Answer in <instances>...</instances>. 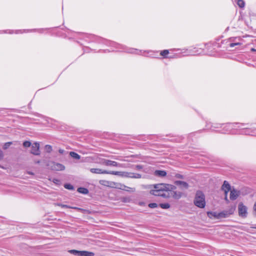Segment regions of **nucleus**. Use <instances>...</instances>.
<instances>
[{
	"label": "nucleus",
	"instance_id": "obj_1",
	"mask_svg": "<svg viewBox=\"0 0 256 256\" xmlns=\"http://www.w3.org/2000/svg\"><path fill=\"white\" fill-rule=\"evenodd\" d=\"M176 188V187L173 185L165 184L160 183L153 184L151 186L150 194L155 196H161L164 198L170 197L168 192L172 191Z\"/></svg>",
	"mask_w": 256,
	"mask_h": 256
},
{
	"label": "nucleus",
	"instance_id": "obj_2",
	"mask_svg": "<svg viewBox=\"0 0 256 256\" xmlns=\"http://www.w3.org/2000/svg\"><path fill=\"white\" fill-rule=\"evenodd\" d=\"M194 204L200 208H204L206 206L205 196L201 191H198L196 192L194 200Z\"/></svg>",
	"mask_w": 256,
	"mask_h": 256
},
{
	"label": "nucleus",
	"instance_id": "obj_3",
	"mask_svg": "<svg viewBox=\"0 0 256 256\" xmlns=\"http://www.w3.org/2000/svg\"><path fill=\"white\" fill-rule=\"evenodd\" d=\"M46 165L52 170H64L65 169V166L63 164L54 162H49Z\"/></svg>",
	"mask_w": 256,
	"mask_h": 256
},
{
	"label": "nucleus",
	"instance_id": "obj_4",
	"mask_svg": "<svg viewBox=\"0 0 256 256\" xmlns=\"http://www.w3.org/2000/svg\"><path fill=\"white\" fill-rule=\"evenodd\" d=\"M102 184H103L106 186H109L110 188H120V189H124L123 188H126L125 186L122 185L120 184L116 183L115 182H110L104 180L102 182H100Z\"/></svg>",
	"mask_w": 256,
	"mask_h": 256
},
{
	"label": "nucleus",
	"instance_id": "obj_5",
	"mask_svg": "<svg viewBox=\"0 0 256 256\" xmlns=\"http://www.w3.org/2000/svg\"><path fill=\"white\" fill-rule=\"evenodd\" d=\"M238 212L240 216L245 218L248 214V208L242 202H240L238 205Z\"/></svg>",
	"mask_w": 256,
	"mask_h": 256
},
{
	"label": "nucleus",
	"instance_id": "obj_6",
	"mask_svg": "<svg viewBox=\"0 0 256 256\" xmlns=\"http://www.w3.org/2000/svg\"><path fill=\"white\" fill-rule=\"evenodd\" d=\"M68 252L74 255H78L80 256H94V254L92 252H90L86 250L80 251L75 250H68Z\"/></svg>",
	"mask_w": 256,
	"mask_h": 256
},
{
	"label": "nucleus",
	"instance_id": "obj_7",
	"mask_svg": "<svg viewBox=\"0 0 256 256\" xmlns=\"http://www.w3.org/2000/svg\"><path fill=\"white\" fill-rule=\"evenodd\" d=\"M236 210L235 206H232L228 210L219 212L220 218H225L229 216L234 213Z\"/></svg>",
	"mask_w": 256,
	"mask_h": 256
},
{
	"label": "nucleus",
	"instance_id": "obj_8",
	"mask_svg": "<svg viewBox=\"0 0 256 256\" xmlns=\"http://www.w3.org/2000/svg\"><path fill=\"white\" fill-rule=\"evenodd\" d=\"M122 177L132 178H142V175L139 174L132 172H122Z\"/></svg>",
	"mask_w": 256,
	"mask_h": 256
},
{
	"label": "nucleus",
	"instance_id": "obj_9",
	"mask_svg": "<svg viewBox=\"0 0 256 256\" xmlns=\"http://www.w3.org/2000/svg\"><path fill=\"white\" fill-rule=\"evenodd\" d=\"M31 153L36 156L40 154V144L38 143L34 142L32 144L31 149Z\"/></svg>",
	"mask_w": 256,
	"mask_h": 256
},
{
	"label": "nucleus",
	"instance_id": "obj_10",
	"mask_svg": "<svg viewBox=\"0 0 256 256\" xmlns=\"http://www.w3.org/2000/svg\"><path fill=\"white\" fill-rule=\"evenodd\" d=\"M174 184L178 186L182 190H186L188 188V184L187 182L180 180H176Z\"/></svg>",
	"mask_w": 256,
	"mask_h": 256
},
{
	"label": "nucleus",
	"instance_id": "obj_11",
	"mask_svg": "<svg viewBox=\"0 0 256 256\" xmlns=\"http://www.w3.org/2000/svg\"><path fill=\"white\" fill-rule=\"evenodd\" d=\"M104 164L106 166H121V167L124 166V164H120L116 162L112 161V160H104Z\"/></svg>",
	"mask_w": 256,
	"mask_h": 256
},
{
	"label": "nucleus",
	"instance_id": "obj_12",
	"mask_svg": "<svg viewBox=\"0 0 256 256\" xmlns=\"http://www.w3.org/2000/svg\"><path fill=\"white\" fill-rule=\"evenodd\" d=\"M240 194V192L234 188L230 190V199L231 200H235Z\"/></svg>",
	"mask_w": 256,
	"mask_h": 256
},
{
	"label": "nucleus",
	"instance_id": "obj_13",
	"mask_svg": "<svg viewBox=\"0 0 256 256\" xmlns=\"http://www.w3.org/2000/svg\"><path fill=\"white\" fill-rule=\"evenodd\" d=\"M231 186L228 182L226 181H224L223 184L222 186V190L224 192V194H228V192L230 190Z\"/></svg>",
	"mask_w": 256,
	"mask_h": 256
},
{
	"label": "nucleus",
	"instance_id": "obj_14",
	"mask_svg": "<svg viewBox=\"0 0 256 256\" xmlns=\"http://www.w3.org/2000/svg\"><path fill=\"white\" fill-rule=\"evenodd\" d=\"M90 172L93 174H108V171L103 170L100 168H90Z\"/></svg>",
	"mask_w": 256,
	"mask_h": 256
},
{
	"label": "nucleus",
	"instance_id": "obj_15",
	"mask_svg": "<svg viewBox=\"0 0 256 256\" xmlns=\"http://www.w3.org/2000/svg\"><path fill=\"white\" fill-rule=\"evenodd\" d=\"M166 172L165 170H156L154 172V175L158 177H164L166 176Z\"/></svg>",
	"mask_w": 256,
	"mask_h": 256
},
{
	"label": "nucleus",
	"instance_id": "obj_16",
	"mask_svg": "<svg viewBox=\"0 0 256 256\" xmlns=\"http://www.w3.org/2000/svg\"><path fill=\"white\" fill-rule=\"evenodd\" d=\"M208 216L212 218H220V216H219V212H208L207 213Z\"/></svg>",
	"mask_w": 256,
	"mask_h": 256
},
{
	"label": "nucleus",
	"instance_id": "obj_17",
	"mask_svg": "<svg viewBox=\"0 0 256 256\" xmlns=\"http://www.w3.org/2000/svg\"><path fill=\"white\" fill-rule=\"evenodd\" d=\"M172 196L175 199H179L182 196V193L180 192L174 191L172 192Z\"/></svg>",
	"mask_w": 256,
	"mask_h": 256
},
{
	"label": "nucleus",
	"instance_id": "obj_18",
	"mask_svg": "<svg viewBox=\"0 0 256 256\" xmlns=\"http://www.w3.org/2000/svg\"><path fill=\"white\" fill-rule=\"evenodd\" d=\"M54 204L56 205V206H61L62 208H74V209H76V210H81L80 208H77V207H72V206H69L68 205L62 204Z\"/></svg>",
	"mask_w": 256,
	"mask_h": 256
},
{
	"label": "nucleus",
	"instance_id": "obj_19",
	"mask_svg": "<svg viewBox=\"0 0 256 256\" xmlns=\"http://www.w3.org/2000/svg\"><path fill=\"white\" fill-rule=\"evenodd\" d=\"M70 155L74 158L76 160H79L80 158V156L79 154L74 152H70Z\"/></svg>",
	"mask_w": 256,
	"mask_h": 256
},
{
	"label": "nucleus",
	"instance_id": "obj_20",
	"mask_svg": "<svg viewBox=\"0 0 256 256\" xmlns=\"http://www.w3.org/2000/svg\"><path fill=\"white\" fill-rule=\"evenodd\" d=\"M78 191L81 194H87L88 192V189L84 188H79Z\"/></svg>",
	"mask_w": 256,
	"mask_h": 256
},
{
	"label": "nucleus",
	"instance_id": "obj_21",
	"mask_svg": "<svg viewBox=\"0 0 256 256\" xmlns=\"http://www.w3.org/2000/svg\"><path fill=\"white\" fill-rule=\"evenodd\" d=\"M108 174H111L119 176L122 177V172H116V171L108 172Z\"/></svg>",
	"mask_w": 256,
	"mask_h": 256
},
{
	"label": "nucleus",
	"instance_id": "obj_22",
	"mask_svg": "<svg viewBox=\"0 0 256 256\" xmlns=\"http://www.w3.org/2000/svg\"><path fill=\"white\" fill-rule=\"evenodd\" d=\"M237 4L239 7L242 8L244 6L245 4L243 0H238Z\"/></svg>",
	"mask_w": 256,
	"mask_h": 256
},
{
	"label": "nucleus",
	"instance_id": "obj_23",
	"mask_svg": "<svg viewBox=\"0 0 256 256\" xmlns=\"http://www.w3.org/2000/svg\"><path fill=\"white\" fill-rule=\"evenodd\" d=\"M160 206L163 209H168L170 208V204L168 203L160 204Z\"/></svg>",
	"mask_w": 256,
	"mask_h": 256
},
{
	"label": "nucleus",
	"instance_id": "obj_24",
	"mask_svg": "<svg viewBox=\"0 0 256 256\" xmlns=\"http://www.w3.org/2000/svg\"><path fill=\"white\" fill-rule=\"evenodd\" d=\"M64 187L66 189L70 190H73L74 189V186L72 184H65L64 185Z\"/></svg>",
	"mask_w": 256,
	"mask_h": 256
},
{
	"label": "nucleus",
	"instance_id": "obj_25",
	"mask_svg": "<svg viewBox=\"0 0 256 256\" xmlns=\"http://www.w3.org/2000/svg\"><path fill=\"white\" fill-rule=\"evenodd\" d=\"M31 145V143L29 141H25L23 143V146H24L25 148H28V147H30Z\"/></svg>",
	"mask_w": 256,
	"mask_h": 256
},
{
	"label": "nucleus",
	"instance_id": "obj_26",
	"mask_svg": "<svg viewBox=\"0 0 256 256\" xmlns=\"http://www.w3.org/2000/svg\"><path fill=\"white\" fill-rule=\"evenodd\" d=\"M12 144V142H8L5 143L3 146V148L4 150L7 149Z\"/></svg>",
	"mask_w": 256,
	"mask_h": 256
},
{
	"label": "nucleus",
	"instance_id": "obj_27",
	"mask_svg": "<svg viewBox=\"0 0 256 256\" xmlns=\"http://www.w3.org/2000/svg\"><path fill=\"white\" fill-rule=\"evenodd\" d=\"M169 53L168 50H164L160 52V54L162 56H166Z\"/></svg>",
	"mask_w": 256,
	"mask_h": 256
},
{
	"label": "nucleus",
	"instance_id": "obj_28",
	"mask_svg": "<svg viewBox=\"0 0 256 256\" xmlns=\"http://www.w3.org/2000/svg\"><path fill=\"white\" fill-rule=\"evenodd\" d=\"M150 208H156L158 206V204L156 203H150L148 204Z\"/></svg>",
	"mask_w": 256,
	"mask_h": 256
},
{
	"label": "nucleus",
	"instance_id": "obj_29",
	"mask_svg": "<svg viewBox=\"0 0 256 256\" xmlns=\"http://www.w3.org/2000/svg\"><path fill=\"white\" fill-rule=\"evenodd\" d=\"M46 149L47 150V152H50L52 150V148L50 145L46 146Z\"/></svg>",
	"mask_w": 256,
	"mask_h": 256
},
{
	"label": "nucleus",
	"instance_id": "obj_30",
	"mask_svg": "<svg viewBox=\"0 0 256 256\" xmlns=\"http://www.w3.org/2000/svg\"><path fill=\"white\" fill-rule=\"evenodd\" d=\"M240 42L231 43V44H230V48H233L236 46H238V45H240Z\"/></svg>",
	"mask_w": 256,
	"mask_h": 256
},
{
	"label": "nucleus",
	"instance_id": "obj_31",
	"mask_svg": "<svg viewBox=\"0 0 256 256\" xmlns=\"http://www.w3.org/2000/svg\"><path fill=\"white\" fill-rule=\"evenodd\" d=\"M135 168L138 170H140L142 168V166L141 165H136L135 166Z\"/></svg>",
	"mask_w": 256,
	"mask_h": 256
},
{
	"label": "nucleus",
	"instance_id": "obj_32",
	"mask_svg": "<svg viewBox=\"0 0 256 256\" xmlns=\"http://www.w3.org/2000/svg\"><path fill=\"white\" fill-rule=\"evenodd\" d=\"M4 157V154L0 150V160H2Z\"/></svg>",
	"mask_w": 256,
	"mask_h": 256
},
{
	"label": "nucleus",
	"instance_id": "obj_33",
	"mask_svg": "<svg viewBox=\"0 0 256 256\" xmlns=\"http://www.w3.org/2000/svg\"><path fill=\"white\" fill-rule=\"evenodd\" d=\"M176 176L177 178H183V176L180 174H176Z\"/></svg>",
	"mask_w": 256,
	"mask_h": 256
},
{
	"label": "nucleus",
	"instance_id": "obj_34",
	"mask_svg": "<svg viewBox=\"0 0 256 256\" xmlns=\"http://www.w3.org/2000/svg\"><path fill=\"white\" fill-rule=\"evenodd\" d=\"M224 199L226 200L228 202V194H225V198Z\"/></svg>",
	"mask_w": 256,
	"mask_h": 256
},
{
	"label": "nucleus",
	"instance_id": "obj_35",
	"mask_svg": "<svg viewBox=\"0 0 256 256\" xmlns=\"http://www.w3.org/2000/svg\"><path fill=\"white\" fill-rule=\"evenodd\" d=\"M59 182V180H57V179H54V182H55V183H56L57 182Z\"/></svg>",
	"mask_w": 256,
	"mask_h": 256
},
{
	"label": "nucleus",
	"instance_id": "obj_36",
	"mask_svg": "<svg viewBox=\"0 0 256 256\" xmlns=\"http://www.w3.org/2000/svg\"><path fill=\"white\" fill-rule=\"evenodd\" d=\"M63 152H64V150H59V152H60V153H62H62Z\"/></svg>",
	"mask_w": 256,
	"mask_h": 256
},
{
	"label": "nucleus",
	"instance_id": "obj_37",
	"mask_svg": "<svg viewBox=\"0 0 256 256\" xmlns=\"http://www.w3.org/2000/svg\"><path fill=\"white\" fill-rule=\"evenodd\" d=\"M36 162L37 163V164H39L40 162V160H38Z\"/></svg>",
	"mask_w": 256,
	"mask_h": 256
},
{
	"label": "nucleus",
	"instance_id": "obj_38",
	"mask_svg": "<svg viewBox=\"0 0 256 256\" xmlns=\"http://www.w3.org/2000/svg\"><path fill=\"white\" fill-rule=\"evenodd\" d=\"M28 173L29 174H33V173H32V172H28Z\"/></svg>",
	"mask_w": 256,
	"mask_h": 256
},
{
	"label": "nucleus",
	"instance_id": "obj_39",
	"mask_svg": "<svg viewBox=\"0 0 256 256\" xmlns=\"http://www.w3.org/2000/svg\"><path fill=\"white\" fill-rule=\"evenodd\" d=\"M252 51H255L256 50L254 48H252Z\"/></svg>",
	"mask_w": 256,
	"mask_h": 256
}]
</instances>
